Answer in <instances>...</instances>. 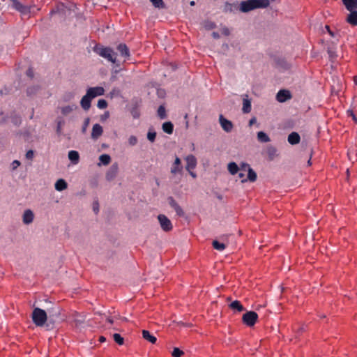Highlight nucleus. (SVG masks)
<instances>
[{"instance_id":"nucleus-1","label":"nucleus","mask_w":357,"mask_h":357,"mask_svg":"<svg viewBox=\"0 0 357 357\" xmlns=\"http://www.w3.org/2000/svg\"><path fill=\"white\" fill-rule=\"evenodd\" d=\"M227 169L231 176L236 175L241 183H254L257 179L256 172L245 162L238 165L235 162H229L227 165Z\"/></svg>"},{"instance_id":"nucleus-2","label":"nucleus","mask_w":357,"mask_h":357,"mask_svg":"<svg viewBox=\"0 0 357 357\" xmlns=\"http://www.w3.org/2000/svg\"><path fill=\"white\" fill-rule=\"evenodd\" d=\"M59 315V307H57V310L55 312V314H50L49 317H47V314L44 310L36 307L32 312L31 318L33 324L36 326L42 327L46 324L47 329H50V325H53L55 321L54 317H58Z\"/></svg>"},{"instance_id":"nucleus-3","label":"nucleus","mask_w":357,"mask_h":357,"mask_svg":"<svg viewBox=\"0 0 357 357\" xmlns=\"http://www.w3.org/2000/svg\"><path fill=\"white\" fill-rule=\"evenodd\" d=\"M105 90L102 86L90 87L87 89L86 93L82 97L80 101V105L85 111H88L91 107V100L100 96L104 94Z\"/></svg>"},{"instance_id":"nucleus-4","label":"nucleus","mask_w":357,"mask_h":357,"mask_svg":"<svg viewBox=\"0 0 357 357\" xmlns=\"http://www.w3.org/2000/svg\"><path fill=\"white\" fill-rule=\"evenodd\" d=\"M269 4V0H246L239 3L238 9L242 13H248L255 9L266 8Z\"/></svg>"},{"instance_id":"nucleus-5","label":"nucleus","mask_w":357,"mask_h":357,"mask_svg":"<svg viewBox=\"0 0 357 357\" xmlns=\"http://www.w3.org/2000/svg\"><path fill=\"white\" fill-rule=\"evenodd\" d=\"M129 52L127 47L123 44L117 46L116 52L113 53V65L115 64L119 70L121 65L128 59Z\"/></svg>"},{"instance_id":"nucleus-6","label":"nucleus","mask_w":357,"mask_h":357,"mask_svg":"<svg viewBox=\"0 0 357 357\" xmlns=\"http://www.w3.org/2000/svg\"><path fill=\"white\" fill-rule=\"evenodd\" d=\"M184 161L186 171L193 178H196L197 174L195 172V169L197 165V158L192 154H189L184 158Z\"/></svg>"},{"instance_id":"nucleus-7","label":"nucleus","mask_w":357,"mask_h":357,"mask_svg":"<svg viewBox=\"0 0 357 357\" xmlns=\"http://www.w3.org/2000/svg\"><path fill=\"white\" fill-rule=\"evenodd\" d=\"M157 220L160 229L165 232H169L173 229V225L170 219L165 214H159Z\"/></svg>"},{"instance_id":"nucleus-8","label":"nucleus","mask_w":357,"mask_h":357,"mask_svg":"<svg viewBox=\"0 0 357 357\" xmlns=\"http://www.w3.org/2000/svg\"><path fill=\"white\" fill-rule=\"evenodd\" d=\"M258 320V314L254 311H248L242 317L243 324L249 327H252Z\"/></svg>"},{"instance_id":"nucleus-9","label":"nucleus","mask_w":357,"mask_h":357,"mask_svg":"<svg viewBox=\"0 0 357 357\" xmlns=\"http://www.w3.org/2000/svg\"><path fill=\"white\" fill-rule=\"evenodd\" d=\"M93 51L100 56L107 59L109 61H112V49L105 47L100 44H97L93 47Z\"/></svg>"},{"instance_id":"nucleus-10","label":"nucleus","mask_w":357,"mask_h":357,"mask_svg":"<svg viewBox=\"0 0 357 357\" xmlns=\"http://www.w3.org/2000/svg\"><path fill=\"white\" fill-rule=\"evenodd\" d=\"M219 123L222 128V129L226 132H231L234 129L233 123L223 116L222 114L219 116L218 118Z\"/></svg>"},{"instance_id":"nucleus-11","label":"nucleus","mask_w":357,"mask_h":357,"mask_svg":"<svg viewBox=\"0 0 357 357\" xmlns=\"http://www.w3.org/2000/svg\"><path fill=\"white\" fill-rule=\"evenodd\" d=\"M182 170L181 160L178 157H176L171 167V172L174 174H176L181 173Z\"/></svg>"},{"instance_id":"nucleus-12","label":"nucleus","mask_w":357,"mask_h":357,"mask_svg":"<svg viewBox=\"0 0 357 357\" xmlns=\"http://www.w3.org/2000/svg\"><path fill=\"white\" fill-rule=\"evenodd\" d=\"M277 100L280 102H284L291 98V93L287 90H280L276 96Z\"/></svg>"},{"instance_id":"nucleus-13","label":"nucleus","mask_w":357,"mask_h":357,"mask_svg":"<svg viewBox=\"0 0 357 357\" xmlns=\"http://www.w3.org/2000/svg\"><path fill=\"white\" fill-rule=\"evenodd\" d=\"M349 11L350 13L347 17V22L351 25H357V8Z\"/></svg>"},{"instance_id":"nucleus-14","label":"nucleus","mask_w":357,"mask_h":357,"mask_svg":"<svg viewBox=\"0 0 357 357\" xmlns=\"http://www.w3.org/2000/svg\"><path fill=\"white\" fill-rule=\"evenodd\" d=\"M168 203L171 207H172L176 213L179 215H183V211L182 208L178 204V203L172 198L169 197L168 198Z\"/></svg>"},{"instance_id":"nucleus-15","label":"nucleus","mask_w":357,"mask_h":357,"mask_svg":"<svg viewBox=\"0 0 357 357\" xmlns=\"http://www.w3.org/2000/svg\"><path fill=\"white\" fill-rule=\"evenodd\" d=\"M103 132L102 128L100 124H95L93 126L91 137L93 139H97L100 135H102Z\"/></svg>"},{"instance_id":"nucleus-16","label":"nucleus","mask_w":357,"mask_h":357,"mask_svg":"<svg viewBox=\"0 0 357 357\" xmlns=\"http://www.w3.org/2000/svg\"><path fill=\"white\" fill-rule=\"evenodd\" d=\"M34 215L32 211L27 209L23 214V222L26 225L31 223L33 220Z\"/></svg>"},{"instance_id":"nucleus-17","label":"nucleus","mask_w":357,"mask_h":357,"mask_svg":"<svg viewBox=\"0 0 357 357\" xmlns=\"http://www.w3.org/2000/svg\"><path fill=\"white\" fill-rule=\"evenodd\" d=\"M257 139L261 143H268L271 142L270 137L264 131H259L257 133Z\"/></svg>"},{"instance_id":"nucleus-18","label":"nucleus","mask_w":357,"mask_h":357,"mask_svg":"<svg viewBox=\"0 0 357 357\" xmlns=\"http://www.w3.org/2000/svg\"><path fill=\"white\" fill-rule=\"evenodd\" d=\"M54 188L57 191H63L68 188V184L64 179L59 178L56 181Z\"/></svg>"},{"instance_id":"nucleus-19","label":"nucleus","mask_w":357,"mask_h":357,"mask_svg":"<svg viewBox=\"0 0 357 357\" xmlns=\"http://www.w3.org/2000/svg\"><path fill=\"white\" fill-rule=\"evenodd\" d=\"M142 333L143 338L144 340H146V341H148L152 344H155L156 342V340H157L156 337H155L154 335L151 334L149 331H148L146 330H143Z\"/></svg>"},{"instance_id":"nucleus-20","label":"nucleus","mask_w":357,"mask_h":357,"mask_svg":"<svg viewBox=\"0 0 357 357\" xmlns=\"http://www.w3.org/2000/svg\"><path fill=\"white\" fill-rule=\"evenodd\" d=\"M300 139V136L297 132H291L288 136V142L292 145L298 144Z\"/></svg>"},{"instance_id":"nucleus-21","label":"nucleus","mask_w":357,"mask_h":357,"mask_svg":"<svg viewBox=\"0 0 357 357\" xmlns=\"http://www.w3.org/2000/svg\"><path fill=\"white\" fill-rule=\"evenodd\" d=\"M342 3L348 10L357 8V0H342Z\"/></svg>"},{"instance_id":"nucleus-22","label":"nucleus","mask_w":357,"mask_h":357,"mask_svg":"<svg viewBox=\"0 0 357 357\" xmlns=\"http://www.w3.org/2000/svg\"><path fill=\"white\" fill-rule=\"evenodd\" d=\"M68 158L73 164H77L79 159V155L76 151H70L68 152Z\"/></svg>"},{"instance_id":"nucleus-23","label":"nucleus","mask_w":357,"mask_h":357,"mask_svg":"<svg viewBox=\"0 0 357 357\" xmlns=\"http://www.w3.org/2000/svg\"><path fill=\"white\" fill-rule=\"evenodd\" d=\"M76 108H77V106L73 104L70 105L62 107L61 108V112L62 114L66 116V115L69 114L70 113H71Z\"/></svg>"},{"instance_id":"nucleus-24","label":"nucleus","mask_w":357,"mask_h":357,"mask_svg":"<svg viewBox=\"0 0 357 357\" xmlns=\"http://www.w3.org/2000/svg\"><path fill=\"white\" fill-rule=\"evenodd\" d=\"M229 307L237 312H241L243 310V307L241 303L238 301H234L229 304Z\"/></svg>"},{"instance_id":"nucleus-25","label":"nucleus","mask_w":357,"mask_h":357,"mask_svg":"<svg viewBox=\"0 0 357 357\" xmlns=\"http://www.w3.org/2000/svg\"><path fill=\"white\" fill-rule=\"evenodd\" d=\"M173 124L169 121L165 122L162 126V130L167 134L173 132Z\"/></svg>"},{"instance_id":"nucleus-26","label":"nucleus","mask_w":357,"mask_h":357,"mask_svg":"<svg viewBox=\"0 0 357 357\" xmlns=\"http://www.w3.org/2000/svg\"><path fill=\"white\" fill-rule=\"evenodd\" d=\"M99 160H100V162L98 163V165H107L109 164L111 158L107 154H102L99 157Z\"/></svg>"},{"instance_id":"nucleus-27","label":"nucleus","mask_w":357,"mask_h":357,"mask_svg":"<svg viewBox=\"0 0 357 357\" xmlns=\"http://www.w3.org/2000/svg\"><path fill=\"white\" fill-rule=\"evenodd\" d=\"M242 110L244 113H249L251 110V102L247 98H244L243 100Z\"/></svg>"},{"instance_id":"nucleus-28","label":"nucleus","mask_w":357,"mask_h":357,"mask_svg":"<svg viewBox=\"0 0 357 357\" xmlns=\"http://www.w3.org/2000/svg\"><path fill=\"white\" fill-rule=\"evenodd\" d=\"M213 246L215 250L218 251H223L226 248V245L224 243H220L218 241H213Z\"/></svg>"},{"instance_id":"nucleus-29","label":"nucleus","mask_w":357,"mask_h":357,"mask_svg":"<svg viewBox=\"0 0 357 357\" xmlns=\"http://www.w3.org/2000/svg\"><path fill=\"white\" fill-rule=\"evenodd\" d=\"M153 6L157 8L162 9L165 7V5L162 0H150Z\"/></svg>"},{"instance_id":"nucleus-30","label":"nucleus","mask_w":357,"mask_h":357,"mask_svg":"<svg viewBox=\"0 0 357 357\" xmlns=\"http://www.w3.org/2000/svg\"><path fill=\"white\" fill-rule=\"evenodd\" d=\"M218 30L220 34V37L228 36L230 34L229 29L225 26H220Z\"/></svg>"},{"instance_id":"nucleus-31","label":"nucleus","mask_w":357,"mask_h":357,"mask_svg":"<svg viewBox=\"0 0 357 357\" xmlns=\"http://www.w3.org/2000/svg\"><path fill=\"white\" fill-rule=\"evenodd\" d=\"M11 1H13V6L16 10L20 12H23L24 10L25 7L20 1H18L17 0Z\"/></svg>"},{"instance_id":"nucleus-32","label":"nucleus","mask_w":357,"mask_h":357,"mask_svg":"<svg viewBox=\"0 0 357 357\" xmlns=\"http://www.w3.org/2000/svg\"><path fill=\"white\" fill-rule=\"evenodd\" d=\"M155 137H156V132L153 130L149 129V130L148 131V133H147V139L151 142H154L155 140Z\"/></svg>"},{"instance_id":"nucleus-33","label":"nucleus","mask_w":357,"mask_h":357,"mask_svg":"<svg viewBox=\"0 0 357 357\" xmlns=\"http://www.w3.org/2000/svg\"><path fill=\"white\" fill-rule=\"evenodd\" d=\"M114 340L119 345H123L124 344V339L119 334L115 333L113 334Z\"/></svg>"},{"instance_id":"nucleus-34","label":"nucleus","mask_w":357,"mask_h":357,"mask_svg":"<svg viewBox=\"0 0 357 357\" xmlns=\"http://www.w3.org/2000/svg\"><path fill=\"white\" fill-rule=\"evenodd\" d=\"M11 121L15 126H19L21 123L20 116L15 114L11 116Z\"/></svg>"},{"instance_id":"nucleus-35","label":"nucleus","mask_w":357,"mask_h":357,"mask_svg":"<svg viewBox=\"0 0 357 357\" xmlns=\"http://www.w3.org/2000/svg\"><path fill=\"white\" fill-rule=\"evenodd\" d=\"M97 107L99 109H105L107 107V102L104 99H100L98 101Z\"/></svg>"},{"instance_id":"nucleus-36","label":"nucleus","mask_w":357,"mask_h":357,"mask_svg":"<svg viewBox=\"0 0 357 357\" xmlns=\"http://www.w3.org/2000/svg\"><path fill=\"white\" fill-rule=\"evenodd\" d=\"M172 354L174 357H181L183 354V352L178 348L176 347L174 349Z\"/></svg>"},{"instance_id":"nucleus-37","label":"nucleus","mask_w":357,"mask_h":357,"mask_svg":"<svg viewBox=\"0 0 357 357\" xmlns=\"http://www.w3.org/2000/svg\"><path fill=\"white\" fill-rule=\"evenodd\" d=\"M204 26L207 30H211L214 28V23L212 22H205L204 23Z\"/></svg>"},{"instance_id":"nucleus-38","label":"nucleus","mask_w":357,"mask_h":357,"mask_svg":"<svg viewBox=\"0 0 357 357\" xmlns=\"http://www.w3.org/2000/svg\"><path fill=\"white\" fill-rule=\"evenodd\" d=\"M158 113L161 119H164L165 117V109L163 107L160 106L158 108Z\"/></svg>"},{"instance_id":"nucleus-39","label":"nucleus","mask_w":357,"mask_h":357,"mask_svg":"<svg viewBox=\"0 0 357 357\" xmlns=\"http://www.w3.org/2000/svg\"><path fill=\"white\" fill-rule=\"evenodd\" d=\"M128 142L131 146H134L137 143V139L135 136H131L128 139Z\"/></svg>"},{"instance_id":"nucleus-40","label":"nucleus","mask_w":357,"mask_h":357,"mask_svg":"<svg viewBox=\"0 0 357 357\" xmlns=\"http://www.w3.org/2000/svg\"><path fill=\"white\" fill-rule=\"evenodd\" d=\"M93 211L95 213H98L99 211V204L97 201L93 202Z\"/></svg>"},{"instance_id":"nucleus-41","label":"nucleus","mask_w":357,"mask_h":357,"mask_svg":"<svg viewBox=\"0 0 357 357\" xmlns=\"http://www.w3.org/2000/svg\"><path fill=\"white\" fill-rule=\"evenodd\" d=\"M34 153L32 150H29L26 153V158L28 160H32L33 158Z\"/></svg>"},{"instance_id":"nucleus-42","label":"nucleus","mask_w":357,"mask_h":357,"mask_svg":"<svg viewBox=\"0 0 357 357\" xmlns=\"http://www.w3.org/2000/svg\"><path fill=\"white\" fill-rule=\"evenodd\" d=\"M63 122L61 121H58L57 126H56V132L60 135L61 133V127Z\"/></svg>"},{"instance_id":"nucleus-43","label":"nucleus","mask_w":357,"mask_h":357,"mask_svg":"<svg viewBox=\"0 0 357 357\" xmlns=\"http://www.w3.org/2000/svg\"><path fill=\"white\" fill-rule=\"evenodd\" d=\"M11 165L13 170H15L20 165V162L17 160H15L12 162Z\"/></svg>"},{"instance_id":"nucleus-44","label":"nucleus","mask_w":357,"mask_h":357,"mask_svg":"<svg viewBox=\"0 0 357 357\" xmlns=\"http://www.w3.org/2000/svg\"><path fill=\"white\" fill-rule=\"evenodd\" d=\"M89 119H88V118H87V119H85V121H84V126H83V128H82V131H83V132H85L86 128V127H87V126H88V125H89Z\"/></svg>"},{"instance_id":"nucleus-45","label":"nucleus","mask_w":357,"mask_h":357,"mask_svg":"<svg viewBox=\"0 0 357 357\" xmlns=\"http://www.w3.org/2000/svg\"><path fill=\"white\" fill-rule=\"evenodd\" d=\"M26 75L29 77L32 78L33 77V72L31 68H29L26 71Z\"/></svg>"},{"instance_id":"nucleus-46","label":"nucleus","mask_w":357,"mask_h":357,"mask_svg":"<svg viewBox=\"0 0 357 357\" xmlns=\"http://www.w3.org/2000/svg\"><path fill=\"white\" fill-rule=\"evenodd\" d=\"M212 36L214 38H220V34L219 30L218 31L213 32Z\"/></svg>"},{"instance_id":"nucleus-47","label":"nucleus","mask_w":357,"mask_h":357,"mask_svg":"<svg viewBox=\"0 0 357 357\" xmlns=\"http://www.w3.org/2000/svg\"><path fill=\"white\" fill-rule=\"evenodd\" d=\"M256 121H257L256 118H252V119L250 120V121H249V125H250V126H252V125H253L254 123H256Z\"/></svg>"},{"instance_id":"nucleus-48","label":"nucleus","mask_w":357,"mask_h":357,"mask_svg":"<svg viewBox=\"0 0 357 357\" xmlns=\"http://www.w3.org/2000/svg\"><path fill=\"white\" fill-rule=\"evenodd\" d=\"M350 112V115L352 117L353 120L357 123V118L356 116L354 115V114L353 113V112Z\"/></svg>"},{"instance_id":"nucleus-49","label":"nucleus","mask_w":357,"mask_h":357,"mask_svg":"<svg viewBox=\"0 0 357 357\" xmlns=\"http://www.w3.org/2000/svg\"><path fill=\"white\" fill-rule=\"evenodd\" d=\"M105 341H106V338L104 336H100V337H99L100 342H104Z\"/></svg>"},{"instance_id":"nucleus-50","label":"nucleus","mask_w":357,"mask_h":357,"mask_svg":"<svg viewBox=\"0 0 357 357\" xmlns=\"http://www.w3.org/2000/svg\"><path fill=\"white\" fill-rule=\"evenodd\" d=\"M354 82L355 83V84H356V85H357V76H355V77H354Z\"/></svg>"},{"instance_id":"nucleus-51","label":"nucleus","mask_w":357,"mask_h":357,"mask_svg":"<svg viewBox=\"0 0 357 357\" xmlns=\"http://www.w3.org/2000/svg\"><path fill=\"white\" fill-rule=\"evenodd\" d=\"M311 164H312V163H311V160L310 159V160H308V162H307V165H311Z\"/></svg>"},{"instance_id":"nucleus-52","label":"nucleus","mask_w":357,"mask_h":357,"mask_svg":"<svg viewBox=\"0 0 357 357\" xmlns=\"http://www.w3.org/2000/svg\"><path fill=\"white\" fill-rule=\"evenodd\" d=\"M190 6H194V5H195V1H191V2L190 3Z\"/></svg>"},{"instance_id":"nucleus-53","label":"nucleus","mask_w":357,"mask_h":357,"mask_svg":"<svg viewBox=\"0 0 357 357\" xmlns=\"http://www.w3.org/2000/svg\"><path fill=\"white\" fill-rule=\"evenodd\" d=\"M109 116V112H107V113H105V117H108Z\"/></svg>"},{"instance_id":"nucleus-54","label":"nucleus","mask_w":357,"mask_h":357,"mask_svg":"<svg viewBox=\"0 0 357 357\" xmlns=\"http://www.w3.org/2000/svg\"><path fill=\"white\" fill-rule=\"evenodd\" d=\"M107 178L108 180H109V174H107Z\"/></svg>"},{"instance_id":"nucleus-55","label":"nucleus","mask_w":357,"mask_h":357,"mask_svg":"<svg viewBox=\"0 0 357 357\" xmlns=\"http://www.w3.org/2000/svg\"><path fill=\"white\" fill-rule=\"evenodd\" d=\"M109 322L112 323V320L110 319H108Z\"/></svg>"}]
</instances>
